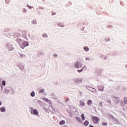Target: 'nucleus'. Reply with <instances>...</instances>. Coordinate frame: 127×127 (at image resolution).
<instances>
[{
	"instance_id": "1",
	"label": "nucleus",
	"mask_w": 127,
	"mask_h": 127,
	"mask_svg": "<svg viewBox=\"0 0 127 127\" xmlns=\"http://www.w3.org/2000/svg\"><path fill=\"white\" fill-rule=\"evenodd\" d=\"M26 31H24L23 32V35L21 36V33L19 32H15L13 35V39L15 41H16L17 43L20 45L22 49H24L26 46H28L29 44L28 42L24 41L27 39V37H26ZM21 36V37H20Z\"/></svg>"
},
{
	"instance_id": "2",
	"label": "nucleus",
	"mask_w": 127,
	"mask_h": 127,
	"mask_svg": "<svg viewBox=\"0 0 127 127\" xmlns=\"http://www.w3.org/2000/svg\"><path fill=\"white\" fill-rule=\"evenodd\" d=\"M4 35L5 36H12L13 35L12 30H10V28H5L4 29Z\"/></svg>"
},
{
	"instance_id": "3",
	"label": "nucleus",
	"mask_w": 127,
	"mask_h": 127,
	"mask_svg": "<svg viewBox=\"0 0 127 127\" xmlns=\"http://www.w3.org/2000/svg\"><path fill=\"white\" fill-rule=\"evenodd\" d=\"M5 47L8 49V51L9 52H11V51H13V50H14L13 45H12L10 43H6L5 44Z\"/></svg>"
},
{
	"instance_id": "4",
	"label": "nucleus",
	"mask_w": 127,
	"mask_h": 127,
	"mask_svg": "<svg viewBox=\"0 0 127 127\" xmlns=\"http://www.w3.org/2000/svg\"><path fill=\"white\" fill-rule=\"evenodd\" d=\"M5 94L13 95V94H14V90H13V88L10 87H6L5 88Z\"/></svg>"
},
{
	"instance_id": "5",
	"label": "nucleus",
	"mask_w": 127,
	"mask_h": 127,
	"mask_svg": "<svg viewBox=\"0 0 127 127\" xmlns=\"http://www.w3.org/2000/svg\"><path fill=\"white\" fill-rule=\"evenodd\" d=\"M83 66V64L80 61H77L74 63V66L77 69H80V68H82Z\"/></svg>"
},
{
	"instance_id": "6",
	"label": "nucleus",
	"mask_w": 127,
	"mask_h": 127,
	"mask_svg": "<svg viewBox=\"0 0 127 127\" xmlns=\"http://www.w3.org/2000/svg\"><path fill=\"white\" fill-rule=\"evenodd\" d=\"M45 102H47V103H49V105H50V106H49V109L50 110H51L52 111H53V110H54V108H53V107H52V105L51 104L52 102H51L50 101V100H48V99H47V98H46V99H45Z\"/></svg>"
},
{
	"instance_id": "7",
	"label": "nucleus",
	"mask_w": 127,
	"mask_h": 127,
	"mask_svg": "<svg viewBox=\"0 0 127 127\" xmlns=\"http://www.w3.org/2000/svg\"><path fill=\"white\" fill-rule=\"evenodd\" d=\"M102 72H103V70L100 68L95 69V74L96 76H100L102 74Z\"/></svg>"
},
{
	"instance_id": "8",
	"label": "nucleus",
	"mask_w": 127,
	"mask_h": 127,
	"mask_svg": "<svg viewBox=\"0 0 127 127\" xmlns=\"http://www.w3.org/2000/svg\"><path fill=\"white\" fill-rule=\"evenodd\" d=\"M74 82L76 85H80L83 83V81L82 80V79H79L78 78L75 79L74 80Z\"/></svg>"
},
{
	"instance_id": "9",
	"label": "nucleus",
	"mask_w": 127,
	"mask_h": 127,
	"mask_svg": "<svg viewBox=\"0 0 127 127\" xmlns=\"http://www.w3.org/2000/svg\"><path fill=\"white\" fill-rule=\"evenodd\" d=\"M86 88L87 90H88V91H90V92H92V93H95V92H96L97 91V90H96V89H95L94 88H92L91 87H90L89 86H86Z\"/></svg>"
},
{
	"instance_id": "10",
	"label": "nucleus",
	"mask_w": 127,
	"mask_h": 127,
	"mask_svg": "<svg viewBox=\"0 0 127 127\" xmlns=\"http://www.w3.org/2000/svg\"><path fill=\"white\" fill-rule=\"evenodd\" d=\"M31 115H34L35 116H37L39 114L38 111L36 109H34L32 111H31Z\"/></svg>"
},
{
	"instance_id": "11",
	"label": "nucleus",
	"mask_w": 127,
	"mask_h": 127,
	"mask_svg": "<svg viewBox=\"0 0 127 127\" xmlns=\"http://www.w3.org/2000/svg\"><path fill=\"white\" fill-rule=\"evenodd\" d=\"M17 66H18L19 69H20V70H21L22 71V70L24 69V65H23L22 64H17Z\"/></svg>"
},
{
	"instance_id": "12",
	"label": "nucleus",
	"mask_w": 127,
	"mask_h": 127,
	"mask_svg": "<svg viewBox=\"0 0 127 127\" xmlns=\"http://www.w3.org/2000/svg\"><path fill=\"white\" fill-rule=\"evenodd\" d=\"M69 109L71 112H73V113H75V112L77 111V109H76L75 107L72 106H69Z\"/></svg>"
},
{
	"instance_id": "13",
	"label": "nucleus",
	"mask_w": 127,
	"mask_h": 127,
	"mask_svg": "<svg viewBox=\"0 0 127 127\" xmlns=\"http://www.w3.org/2000/svg\"><path fill=\"white\" fill-rule=\"evenodd\" d=\"M97 88L99 90V91H104V86L103 85H99L97 86Z\"/></svg>"
},
{
	"instance_id": "14",
	"label": "nucleus",
	"mask_w": 127,
	"mask_h": 127,
	"mask_svg": "<svg viewBox=\"0 0 127 127\" xmlns=\"http://www.w3.org/2000/svg\"><path fill=\"white\" fill-rule=\"evenodd\" d=\"M19 57L20 58H25L26 57V55L21 54V53H19Z\"/></svg>"
},
{
	"instance_id": "15",
	"label": "nucleus",
	"mask_w": 127,
	"mask_h": 127,
	"mask_svg": "<svg viewBox=\"0 0 127 127\" xmlns=\"http://www.w3.org/2000/svg\"><path fill=\"white\" fill-rule=\"evenodd\" d=\"M79 106L80 107H84L85 106V102L81 100L79 101Z\"/></svg>"
},
{
	"instance_id": "16",
	"label": "nucleus",
	"mask_w": 127,
	"mask_h": 127,
	"mask_svg": "<svg viewBox=\"0 0 127 127\" xmlns=\"http://www.w3.org/2000/svg\"><path fill=\"white\" fill-rule=\"evenodd\" d=\"M87 104L88 106H92V104H93V101L91 100H88L87 101Z\"/></svg>"
},
{
	"instance_id": "17",
	"label": "nucleus",
	"mask_w": 127,
	"mask_h": 127,
	"mask_svg": "<svg viewBox=\"0 0 127 127\" xmlns=\"http://www.w3.org/2000/svg\"><path fill=\"white\" fill-rule=\"evenodd\" d=\"M32 24H33L34 25H35L37 24V21H36V19H34L31 21Z\"/></svg>"
},
{
	"instance_id": "18",
	"label": "nucleus",
	"mask_w": 127,
	"mask_h": 127,
	"mask_svg": "<svg viewBox=\"0 0 127 127\" xmlns=\"http://www.w3.org/2000/svg\"><path fill=\"white\" fill-rule=\"evenodd\" d=\"M100 57L104 60H107V59L108 58L107 57L104 56V55H100Z\"/></svg>"
},
{
	"instance_id": "19",
	"label": "nucleus",
	"mask_w": 127,
	"mask_h": 127,
	"mask_svg": "<svg viewBox=\"0 0 127 127\" xmlns=\"http://www.w3.org/2000/svg\"><path fill=\"white\" fill-rule=\"evenodd\" d=\"M75 119L76 120V121H77V122H78V123H82V120H81V118L79 117H76Z\"/></svg>"
},
{
	"instance_id": "20",
	"label": "nucleus",
	"mask_w": 127,
	"mask_h": 127,
	"mask_svg": "<svg viewBox=\"0 0 127 127\" xmlns=\"http://www.w3.org/2000/svg\"><path fill=\"white\" fill-rule=\"evenodd\" d=\"M115 99L116 100V101L115 102L116 104H119V103H120V98L118 97H115Z\"/></svg>"
},
{
	"instance_id": "21",
	"label": "nucleus",
	"mask_w": 127,
	"mask_h": 127,
	"mask_svg": "<svg viewBox=\"0 0 127 127\" xmlns=\"http://www.w3.org/2000/svg\"><path fill=\"white\" fill-rule=\"evenodd\" d=\"M0 111L2 112V113H4V112H5V107H2L0 108Z\"/></svg>"
},
{
	"instance_id": "22",
	"label": "nucleus",
	"mask_w": 127,
	"mask_h": 127,
	"mask_svg": "<svg viewBox=\"0 0 127 127\" xmlns=\"http://www.w3.org/2000/svg\"><path fill=\"white\" fill-rule=\"evenodd\" d=\"M84 50L85 51V52H88L90 49H89V47L85 46L83 47Z\"/></svg>"
},
{
	"instance_id": "23",
	"label": "nucleus",
	"mask_w": 127,
	"mask_h": 127,
	"mask_svg": "<svg viewBox=\"0 0 127 127\" xmlns=\"http://www.w3.org/2000/svg\"><path fill=\"white\" fill-rule=\"evenodd\" d=\"M93 121H96L97 122H99V121H100V119L96 116L93 117Z\"/></svg>"
},
{
	"instance_id": "24",
	"label": "nucleus",
	"mask_w": 127,
	"mask_h": 127,
	"mask_svg": "<svg viewBox=\"0 0 127 127\" xmlns=\"http://www.w3.org/2000/svg\"><path fill=\"white\" fill-rule=\"evenodd\" d=\"M83 125L85 127H87V126H89V121H88L87 120H86L85 121V122L84 123Z\"/></svg>"
},
{
	"instance_id": "25",
	"label": "nucleus",
	"mask_w": 127,
	"mask_h": 127,
	"mask_svg": "<svg viewBox=\"0 0 127 127\" xmlns=\"http://www.w3.org/2000/svg\"><path fill=\"white\" fill-rule=\"evenodd\" d=\"M85 68V66H83L80 70H77V71L78 73H81V72H83L84 71V68Z\"/></svg>"
},
{
	"instance_id": "26",
	"label": "nucleus",
	"mask_w": 127,
	"mask_h": 127,
	"mask_svg": "<svg viewBox=\"0 0 127 127\" xmlns=\"http://www.w3.org/2000/svg\"><path fill=\"white\" fill-rule=\"evenodd\" d=\"M42 37H43V38H47L48 35H47V34H44L42 35Z\"/></svg>"
},
{
	"instance_id": "27",
	"label": "nucleus",
	"mask_w": 127,
	"mask_h": 127,
	"mask_svg": "<svg viewBox=\"0 0 127 127\" xmlns=\"http://www.w3.org/2000/svg\"><path fill=\"white\" fill-rule=\"evenodd\" d=\"M30 96L31 97H34V96H35V92L34 91H32L31 93H30Z\"/></svg>"
},
{
	"instance_id": "28",
	"label": "nucleus",
	"mask_w": 127,
	"mask_h": 127,
	"mask_svg": "<svg viewBox=\"0 0 127 127\" xmlns=\"http://www.w3.org/2000/svg\"><path fill=\"white\" fill-rule=\"evenodd\" d=\"M60 125H65V121L62 120V121H60Z\"/></svg>"
},
{
	"instance_id": "29",
	"label": "nucleus",
	"mask_w": 127,
	"mask_h": 127,
	"mask_svg": "<svg viewBox=\"0 0 127 127\" xmlns=\"http://www.w3.org/2000/svg\"><path fill=\"white\" fill-rule=\"evenodd\" d=\"M124 100V104H127V97H125Z\"/></svg>"
},
{
	"instance_id": "30",
	"label": "nucleus",
	"mask_w": 127,
	"mask_h": 127,
	"mask_svg": "<svg viewBox=\"0 0 127 127\" xmlns=\"http://www.w3.org/2000/svg\"><path fill=\"white\" fill-rule=\"evenodd\" d=\"M44 92H45V90L44 89H41L39 91V93H40V94H42V93H44Z\"/></svg>"
},
{
	"instance_id": "31",
	"label": "nucleus",
	"mask_w": 127,
	"mask_h": 127,
	"mask_svg": "<svg viewBox=\"0 0 127 127\" xmlns=\"http://www.w3.org/2000/svg\"><path fill=\"white\" fill-rule=\"evenodd\" d=\"M81 117L82 121H85V116H84V114H82Z\"/></svg>"
},
{
	"instance_id": "32",
	"label": "nucleus",
	"mask_w": 127,
	"mask_h": 127,
	"mask_svg": "<svg viewBox=\"0 0 127 127\" xmlns=\"http://www.w3.org/2000/svg\"><path fill=\"white\" fill-rule=\"evenodd\" d=\"M85 60L86 61H91V58L86 57V58H85Z\"/></svg>"
},
{
	"instance_id": "33",
	"label": "nucleus",
	"mask_w": 127,
	"mask_h": 127,
	"mask_svg": "<svg viewBox=\"0 0 127 127\" xmlns=\"http://www.w3.org/2000/svg\"><path fill=\"white\" fill-rule=\"evenodd\" d=\"M102 126H108V123H106V122H103L102 123Z\"/></svg>"
},
{
	"instance_id": "34",
	"label": "nucleus",
	"mask_w": 127,
	"mask_h": 127,
	"mask_svg": "<svg viewBox=\"0 0 127 127\" xmlns=\"http://www.w3.org/2000/svg\"><path fill=\"white\" fill-rule=\"evenodd\" d=\"M107 28H113V26L112 25H109L107 26Z\"/></svg>"
},
{
	"instance_id": "35",
	"label": "nucleus",
	"mask_w": 127,
	"mask_h": 127,
	"mask_svg": "<svg viewBox=\"0 0 127 127\" xmlns=\"http://www.w3.org/2000/svg\"><path fill=\"white\" fill-rule=\"evenodd\" d=\"M5 81H4V80H3L2 81V86H5Z\"/></svg>"
},
{
	"instance_id": "36",
	"label": "nucleus",
	"mask_w": 127,
	"mask_h": 127,
	"mask_svg": "<svg viewBox=\"0 0 127 127\" xmlns=\"http://www.w3.org/2000/svg\"><path fill=\"white\" fill-rule=\"evenodd\" d=\"M114 121H115V122H116V124H119V123H120V122H119V120H118V119H115Z\"/></svg>"
},
{
	"instance_id": "37",
	"label": "nucleus",
	"mask_w": 127,
	"mask_h": 127,
	"mask_svg": "<svg viewBox=\"0 0 127 127\" xmlns=\"http://www.w3.org/2000/svg\"><path fill=\"white\" fill-rule=\"evenodd\" d=\"M37 103L39 104V105H41L42 104V102L40 100H38Z\"/></svg>"
},
{
	"instance_id": "38",
	"label": "nucleus",
	"mask_w": 127,
	"mask_h": 127,
	"mask_svg": "<svg viewBox=\"0 0 127 127\" xmlns=\"http://www.w3.org/2000/svg\"><path fill=\"white\" fill-rule=\"evenodd\" d=\"M27 6L30 8V9H31L32 8H33V7L30 6L29 5H27Z\"/></svg>"
},
{
	"instance_id": "39",
	"label": "nucleus",
	"mask_w": 127,
	"mask_h": 127,
	"mask_svg": "<svg viewBox=\"0 0 127 127\" xmlns=\"http://www.w3.org/2000/svg\"><path fill=\"white\" fill-rule=\"evenodd\" d=\"M53 56H54V57H55V58H57V57H58V55H57L56 54H54L53 55Z\"/></svg>"
},
{
	"instance_id": "40",
	"label": "nucleus",
	"mask_w": 127,
	"mask_h": 127,
	"mask_svg": "<svg viewBox=\"0 0 127 127\" xmlns=\"http://www.w3.org/2000/svg\"><path fill=\"white\" fill-rule=\"evenodd\" d=\"M27 10L25 8H23V12H26Z\"/></svg>"
},
{
	"instance_id": "41",
	"label": "nucleus",
	"mask_w": 127,
	"mask_h": 127,
	"mask_svg": "<svg viewBox=\"0 0 127 127\" xmlns=\"http://www.w3.org/2000/svg\"><path fill=\"white\" fill-rule=\"evenodd\" d=\"M99 105L100 106H101V107H103V103H102V102H99Z\"/></svg>"
},
{
	"instance_id": "42",
	"label": "nucleus",
	"mask_w": 127,
	"mask_h": 127,
	"mask_svg": "<svg viewBox=\"0 0 127 127\" xmlns=\"http://www.w3.org/2000/svg\"><path fill=\"white\" fill-rule=\"evenodd\" d=\"M107 103H108V104H111L112 102L111 101V100H107Z\"/></svg>"
},
{
	"instance_id": "43",
	"label": "nucleus",
	"mask_w": 127,
	"mask_h": 127,
	"mask_svg": "<svg viewBox=\"0 0 127 127\" xmlns=\"http://www.w3.org/2000/svg\"><path fill=\"white\" fill-rule=\"evenodd\" d=\"M65 102H69V99L68 98H66L65 101Z\"/></svg>"
},
{
	"instance_id": "44",
	"label": "nucleus",
	"mask_w": 127,
	"mask_h": 127,
	"mask_svg": "<svg viewBox=\"0 0 127 127\" xmlns=\"http://www.w3.org/2000/svg\"><path fill=\"white\" fill-rule=\"evenodd\" d=\"M94 124H98V123H99V121H94Z\"/></svg>"
},
{
	"instance_id": "45",
	"label": "nucleus",
	"mask_w": 127,
	"mask_h": 127,
	"mask_svg": "<svg viewBox=\"0 0 127 127\" xmlns=\"http://www.w3.org/2000/svg\"><path fill=\"white\" fill-rule=\"evenodd\" d=\"M58 26H61V27H64V26H61V24H58Z\"/></svg>"
},
{
	"instance_id": "46",
	"label": "nucleus",
	"mask_w": 127,
	"mask_h": 127,
	"mask_svg": "<svg viewBox=\"0 0 127 127\" xmlns=\"http://www.w3.org/2000/svg\"><path fill=\"white\" fill-rule=\"evenodd\" d=\"M30 109L31 110V112H32V111H33V110H34V109H33V108H32V107L30 108Z\"/></svg>"
},
{
	"instance_id": "47",
	"label": "nucleus",
	"mask_w": 127,
	"mask_h": 127,
	"mask_svg": "<svg viewBox=\"0 0 127 127\" xmlns=\"http://www.w3.org/2000/svg\"><path fill=\"white\" fill-rule=\"evenodd\" d=\"M2 105V103L0 101V106H1Z\"/></svg>"
},
{
	"instance_id": "48",
	"label": "nucleus",
	"mask_w": 127,
	"mask_h": 127,
	"mask_svg": "<svg viewBox=\"0 0 127 127\" xmlns=\"http://www.w3.org/2000/svg\"><path fill=\"white\" fill-rule=\"evenodd\" d=\"M122 105H123V100H122V102H121V106H122Z\"/></svg>"
},
{
	"instance_id": "49",
	"label": "nucleus",
	"mask_w": 127,
	"mask_h": 127,
	"mask_svg": "<svg viewBox=\"0 0 127 127\" xmlns=\"http://www.w3.org/2000/svg\"><path fill=\"white\" fill-rule=\"evenodd\" d=\"M53 99H55V100H57V98L56 97H53Z\"/></svg>"
},
{
	"instance_id": "50",
	"label": "nucleus",
	"mask_w": 127,
	"mask_h": 127,
	"mask_svg": "<svg viewBox=\"0 0 127 127\" xmlns=\"http://www.w3.org/2000/svg\"><path fill=\"white\" fill-rule=\"evenodd\" d=\"M89 127H94V126H92V125H90V126H89Z\"/></svg>"
},
{
	"instance_id": "51",
	"label": "nucleus",
	"mask_w": 127,
	"mask_h": 127,
	"mask_svg": "<svg viewBox=\"0 0 127 127\" xmlns=\"http://www.w3.org/2000/svg\"><path fill=\"white\" fill-rule=\"evenodd\" d=\"M1 83V78H0V84Z\"/></svg>"
},
{
	"instance_id": "52",
	"label": "nucleus",
	"mask_w": 127,
	"mask_h": 127,
	"mask_svg": "<svg viewBox=\"0 0 127 127\" xmlns=\"http://www.w3.org/2000/svg\"><path fill=\"white\" fill-rule=\"evenodd\" d=\"M125 68L127 69V64L125 65Z\"/></svg>"
},
{
	"instance_id": "53",
	"label": "nucleus",
	"mask_w": 127,
	"mask_h": 127,
	"mask_svg": "<svg viewBox=\"0 0 127 127\" xmlns=\"http://www.w3.org/2000/svg\"><path fill=\"white\" fill-rule=\"evenodd\" d=\"M1 90H2V86H1Z\"/></svg>"
},
{
	"instance_id": "54",
	"label": "nucleus",
	"mask_w": 127,
	"mask_h": 127,
	"mask_svg": "<svg viewBox=\"0 0 127 127\" xmlns=\"http://www.w3.org/2000/svg\"><path fill=\"white\" fill-rule=\"evenodd\" d=\"M58 103H60V101H58Z\"/></svg>"
},
{
	"instance_id": "55",
	"label": "nucleus",
	"mask_w": 127,
	"mask_h": 127,
	"mask_svg": "<svg viewBox=\"0 0 127 127\" xmlns=\"http://www.w3.org/2000/svg\"><path fill=\"white\" fill-rule=\"evenodd\" d=\"M97 81H100V80H99V79H97Z\"/></svg>"
},
{
	"instance_id": "56",
	"label": "nucleus",
	"mask_w": 127,
	"mask_h": 127,
	"mask_svg": "<svg viewBox=\"0 0 127 127\" xmlns=\"http://www.w3.org/2000/svg\"><path fill=\"white\" fill-rule=\"evenodd\" d=\"M42 9H43V8H41Z\"/></svg>"
}]
</instances>
